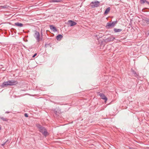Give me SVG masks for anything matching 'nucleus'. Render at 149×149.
Wrapping results in <instances>:
<instances>
[{
    "label": "nucleus",
    "instance_id": "1",
    "mask_svg": "<svg viewBox=\"0 0 149 149\" xmlns=\"http://www.w3.org/2000/svg\"><path fill=\"white\" fill-rule=\"evenodd\" d=\"M17 83L18 82L17 81L14 80L8 81H5L3 82L1 85V87L3 88L8 85H15L17 84Z\"/></svg>",
    "mask_w": 149,
    "mask_h": 149
},
{
    "label": "nucleus",
    "instance_id": "21",
    "mask_svg": "<svg viewBox=\"0 0 149 149\" xmlns=\"http://www.w3.org/2000/svg\"><path fill=\"white\" fill-rule=\"evenodd\" d=\"M24 116L25 117H28V114L27 113L25 114Z\"/></svg>",
    "mask_w": 149,
    "mask_h": 149
},
{
    "label": "nucleus",
    "instance_id": "15",
    "mask_svg": "<svg viewBox=\"0 0 149 149\" xmlns=\"http://www.w3.org/2000/svg\"><path fill=\"white\" fill-rule=\"evenodd\" d=\"M42 134L44 135V136H46L47 134V132L46 129H45Z\"/></svg>",
    "mask_w": 149,
    "mask_h": 149
},
{
    "label": "nucleus",
    "instance_id": "10",
    "mask_svg": "<svg viewBox=\"0 0 149 149\" xmlns=\"http://www.w3.org/2000/svg\"><path fill=\"white\" fill-rule=\"evenodd\" d=\"M15 25L16 26H19V27H22L23 26V24H22L21 23H19V22H16L15 23Z\"/></svg>",
    "mask_w": 149,
    "mask_h": 149
},
{
    "label": "nucleus",
    "instance_id": "22",
    "mask_svg": "<svg viewBox=\"0 0 149 149\" xmlns=\"http://www.w3.org/2000/svg\"><path fill=\"white\" fill-rule=\"evenodd\" d=\"M133 74H136V75H135L136 76V75H138L136 73V72L134 71H133Z\"/></svg>",
    "mask_w": 149,
    "mask_h": 149
},
{
    "label": "nucleus",
    "instance_id": "6",
    "mask_svg": "<svg viewBox=\"0 0 149 149\" xmlns=\"http://www.w3.org/2000/svg\"><path fill=\"white\" fill-rule=\"evenodd\" d=\"M99 95L100 96V97H101V98L104 100L105 102H106L107 100V98L105 96L104 94L102 93H100Z\"/></svg>",
    "mask_w": 149,
    "mask_h": 149
},
{
    "label": "nucleus",
    "instance_id": "14",
    "mask_svg": "<svg viewBox=\"0 0 149 149\" xmlns=\"http://www.w3.org/2000/svg\"><path fill=\"white\" fill-rule=\"evenodd\" d=\"M61 1L60 0H52L50 1V2L51 3L52 2H59Z\"/></svg>",
    "mask_w": 149,
    "mask_h": 149
},
{
    "label": "nucleus",
    "instance_id": "16",
    "mask_svg": "<svg viewBox=\"0 0 149 149\" xmlns=\"http://www.w3.org/2000/svg\"><path fill=\"white\" fill-rule=\"evenodd\" d=\"M1 118L3 121H8L7 119L5 118H4L3 117H1Z\"/></svg>",
    "mask_w": 149,
    "mask_h": 149
},
{
    "label": "nucleus",
    "instance_id": "23",
    "mask_svg": "<svg viewBox=\"0 0 149 149\" xmlns=\"http://www.w3.org/2000/svg\"><path fill=\"white\" fill-rule=\"evenodd\" d=\"M1 127L0 126V130H1Z\"/></svg>",
    "mask_w": 149,
    "mask_h": 149
},
{
    "label": "nucleus",
    "instance_id": "20",
    "mask_svg": "<svg viewBox=\"0 0 149 149\" xmlns=\"http://www.w3.org/2000/svg\"><path fill=\"white\" fill-rule=\"evenodd\" d=\"M37 54L36 53L33 56H32V57L33 58H34V57L35 56H36L37 55Z\"/></svg>",
    "mask_w": 149,
    "mask_h": 149
},
{
    "label": "nucleus",
    "instance_id": "5",
    "mask_svg": "<svg viewBox=\"0 0 149 149\" xmlns=\"http://www.w3.org/2000/svg\"><path fill=\"white\" fill-rule=\"evenodd\" d=\"M68 23L71 26L76 25L77 23L71 20H69L68 22Z\"/></svg>",
    "mask_w": 149,
    "mask_h": 149
},
{
    "label": "nucleus",
    "instance_id": "19",
    "mask_svg": "<svg viewBox=\"0 0 149 149\" xmlns=\"http://www.w3.org/2000/svg\"><path fill=\"white\" fill-rule=\"evenodd\" d=\"M146 22L147 24H149V19H147L146 20Z\"/></svg>",
    "mask_w": 149,
    "mask_h": 149
},
{
    "label": "nucleus",
    "instance_id": "17",
    "mask_svg": "<svg viewBox=\"0 0 149 149\" xmlns=\"http://www.w3.org/2000/svg\"><path fill=\"white\" fill-rule=\"evenodd\" d=\"M1 7L2 8H7V5H5L4 6H1Z\"/></svg>",
    "mask_w": 149,
    "mask_h": 149
},
{
    "label": "nucleus",
    "instance_id": "8",
    "mask_svg": "<svg viewBox=\"0 0 149 149\" xmlns=\"http://www.w3.org/2000/svg\"><path fill=\"white\" fill-rule=\"evenodd\" d=\"M50 29L52 30L54 32L57 31V29L55 27L52 25H50Z\"/></svg>",
    "mask_w": 149,
    "mask_h": 149
},
{
    "label": "nucleus",
    "instance_id": "18",
    "mask_svg": "<svg viewBox=\"0 0 149 149\" xmlns=\"http://www.w3.org/2000/svg\"><path fill=\"white\" fill-rule=\"evenodd\" d=\"M8 141V140H7L4 143H3L2 144V146H3L4 145H5V144H6V143L7 142V141Z\"/></svg>",
    "mask_w": 149,
    "mask_h": 149
},
{
    "label": "nucleus",
    "instance_id": "7",
    "mask_svg": "<svg viewBox=\"0 0 149 149\" xmlns=\"http://www.w3.org/2000/svg\"><path fill=\"white\" fill-rule=\"evenodd\" d=\"M37 126L38 127V128H39L40 131L42 133L44 131L45 129L43 127H40V125H38Z\"/></svg>",
    "mask_w": 149,
    "mask_h": 149
},
{
    "label": "nucleus",
    "instance_id": "13",
    "mask_svg": "<svg viewBox=\"0 0 149 149\" xmlns=\"http://www.w3.org/2000/svg\"><path fill=\"white\" fill-rule=\"evenodd\" d=\"M110 10V8H108L105 10V12L104 13V14H107L109 12Z\"/></svg>",
    "mask_w": 149,
    "mask_h": 149
},
{
    "label": "nucleus",
    "instance_id": "12",
    "mask_svg": "<svg viewBox=\"0 0 149 149\" xmlns=\"http://www.w3.org/2000/svg\"><path fill=\"white\" fill-rule=\"evenodd\" d=\"M140 3L141 4H143L145 3H147L148 4H149V2L148 1L146 0H140Z\"/></svg>",
    "mask_w": 149,
    "mask_h": 149
},
{
    "label": "nucleus",
    "instance_id": "9",
    "mask_svg": "<svg viewBox=\"0 0 149 149\" xmlns=\"http://www.w3.org/2000/svg\"><path fill=\"white\" fill-rule=\"evenodd\" d=\"M63 36L61 35H58L56 37V39L58 40H60L63 38Z\"/></svg>",
    "mask_w": 149,
    "mask_h": 149
},
{
    "label": "nucleus",
    "instance_id": "4",
    "mask_svg": "<svg viewBox=\"0 0 149 149\" xmlns=\"http://www.w3.org/2000/svg\"><path fill=\"white\" fill-rule=\"evenodd\" d=\"M100 5V2L97 1L92 2L90 4L91 6L93 8L97 7H98Z\"/></svg>",
    "mask_w": 149,
    "mask_h": 149
},
{
    "label": "nucleus",
    "instance_id": "11",
    "mask_svg": "<svg viewBox=\"0 0 149 149\" xmlns=\"http://www.w3.org/2000/svg\"><path fill=\"white\" fill-rule=\"evenodd\" d=\"M122 30L120 29H117L114 28V31L116 33L122 31Z\"/></svg>",
    "mask_w": 149,
    "mask_h": 149
},
{
    "label": "nucleus",
    "instance_id": "3",
    "mask_svg": "<svg viewBox=\"0 0 149 149\" xmlns=\"http://www.w3.org/2000/svg\"><path fill=\"white\" fill-rule=\"evenodd\" d=\"M117 23L116 21L112 22H108L106 26V27L107 29H109L111 28L114 27Z\"/></svg>",
    "mask_w": 149,
    "mask_h": 149
},
{
    "label": "nucleus",
    "instance_id": "2",
    "mask_svg": "<svg viewBox=\"0 0 149 149\" xmlns=\"http://www.w3.org/2000/svg\"><path fill=\"white\" fill-rule=\"evenodd\" d=\"M35 38L36 39L38 42H39L41 40H42V34H41V36L40 37L39 33L36 31H35V33L34 35Z\"/></svg>",
    "mask_w": 149,
    "mask_h": 149
}]
</instances>
